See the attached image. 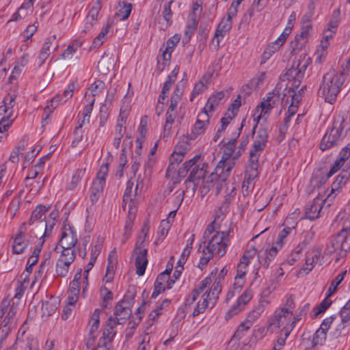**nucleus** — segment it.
I'll return each instance as SVG.
<instances>
[{
  "mask_svg": "<svg viewBox=\"0 0 350 350\" xmlns=\"http://www.w3.org/2000/svg\"><path fill=\"white\" fill-rule=\"evenodd\" d=\"M340 316L342 321L350 324V307L345 305L340 310Z\"/></svg>",
  "mask_w": 350,
  "mask_h": 350,
  "instance_id": "774afa93",
  "label": "nucleus"
},
{
  "mask_svg": "<svg viewBox=\"0 0 350 350\" xmlns=\"http://www.w3.org/2000/svg\"><path fill=\"white\" fill-rule=\"evenodd\" d=\"M230 230L227 232H217L208 241V244L204 247L206 250L211 251L219 258L226 252V248L229 242Z\"/></svg>",
  "mask_w": 350,
  "mask_h": 350,
  "instance_id": "39448f33",
  "label": "nucleus"
},
{
  "mask_svg": "<svg viewBox=\"0 0 350 350\" xmlns=\"http://www.w3.org/2000/svg\"><path fill=\"white\" fill-rule=\"evenodd\" d=\"M206 249L204 247V248H203L202 250V256L200 257V262L198 266L201 270H203L204 267L208 264L209 260L213 258V255L215 254L214 253H212L211 251L207 250V252H206Z\"/></svg>",
  "mask_w": 350,
  "mask_h": 350,
  "instance_id": "864d4df0",
  "label": "nucleus"
},
{
  "mask_svg": "<svg viewBox=\"0 0 350 350\" xmlns=\"http://www.w3.org/2000/svg\"><path fill=\"white\" fill-rule=\"evenodd\" d=\"M209 295H208V294H203L202 295L203 300L202 302L199 301L196 307L193 310V312L192 314L193 317L198 316L200 314L203 313L205 311V310L206 309V308L208 307V304L209 303L212 304V302L208 299Z\"/></svg>",
  "mask_w": 350,
  "mask_h": 350,
  "instance_id": "58836bf2",
  "label": "nucleus"
},
{
  "mask_svg": "<svg viewBox=\"0 0 350 350\" xmlns=\"http://www.w3.org/2000/svg\"><path fill=\"white\" fill-rule=\"evenodd\" d=\"M350 329V324H347V323H344L341 321V322L337 325V327L332 332V336L338 338L340 336H345L348 334Z\"/></svg>",
  "mask_w": 350,
  "mask_h": 350,
  "instance_id": "a19ab883",
  "label": "nucleus"
},
{
  "mask_svg": "<svg viewBox=\"0 0 350 350\" xmlns=\"http://www.w3.org/2000/svg\"><path fill=\"white\" fill-rule=\"evenodd\" d=\"M327 332L319 328L313 335L312 347L322 345L326 340Z\"/></svg>",
  "mask_w": 350,
  "mask_h": 350,
  "instance_id": "a18cd8bd",
  "label": "nucleus"
},
{
  "mask_svg": "<svg viewBox=\"0 0 350 350\" xmlns=\"http://www.w3.org/2000/svg\"><path fill=\"white\" fill-rule=\"evenodd\" d=\"M21 348L23 350H39L38 342L33 337H27L26 341H23Z\"/></svg>",
  "mask_w": 350,
  "mask_h": 350,
  "instance_id": "603ef678",
  "label": "nucleus"
},
{
  "mask_svg": "<svg viewBox=\"0 0 350 350\" xmlns=\"http://www.w3.org/2000/svg\"><path fill=\"white\" fill-rule=\"evenodd\" d=\"M237 139L233 137L224 145L225 150L224 154L226 155L227 159L232 157L236 147Z\"/></svg>",
  "mask_w": 350,
  "mask_h": 350,
  "instance_id": "bf43d9fd",
  "label": "nucleus"
},
{
  "mask_svg": "<svg viewBox=\"0 0 350 350\" xmlns=\"http://www.w3.org/2000/svg\"><path fill=\"white\" fill-rule=\"evenodd\" d=\"M63 230L58 245H59L62 249L72 250L77 243V232L74 228L69 225H68V227L64 226Z\"/></svg>",
  "mask_w": 350,
  "mask_h": 350,
  "instance_id": "f8f14e48",
  "label": "nucleus"
},
{
  "mask_svg": "<svg viewBox=\"0 0 350 350\" xmlns=\"http://www.w3.org/2000/svg\"><path fill=\"white\" fill-rule=\"evenodd\" d=\"M224 96V93L222 91L217 92L215 94L211 95L207 100L205 107L203 109H206V112L213 111L215 107H217Z\"/></svg>",
  "mask_w": 350,
  "mask_h": 350,
  "instance_id": "c85d7f7f",
  "label": "nucleus"
},
{
  "mask_svg": "<svg viewBox=\"0 0 350 350\" xmlns=\"http://www.w3.org/2000/svg\"><path fill=\"white\" fill-rule=\"evenodd\" d=\"M184 157L181 153L173 152L170 157V163L167 169V173H173L176 170L178 165L182 162Z\"/></svg>",
  "mask_w": 350,
  "mask_h": 350,
  "instance_id": "7c9ffc66",
  "label": "nucleus"
},
{
  "mask_svg": "<svg viewBox=\"0 0 350 350\" xmlns=\"http://www.w3.org/2000/svg\"><path fill=\"white\" fill-rule=\"evenodd\" d=\"M70 265L67 264L66 262L62 261L59 258L57 261L56 264V273L58 276L64 278L66 277Z\"/></svg>",
  "mask_w": 350,
  "mask_h": 350,
  "instance_id": "3c124183",
  "label": "nucleus"
},
{
  "mask_svg": "<svg viewBox=\"0 0 350 350\" xmlns=\"http://www.w3.org/2000/svg\"><path fill=\"white\" fill-rule=\"evenodd\" d=\"M148 250L143 249L137 253L135 258L136 273L139 276L144 274L145 270L148 264L147 259Z\"/></svg>",
  "mask_w": 350,
  "mask_h": 350,
  "instance_id": "aec40b11",
  "label": "nucleus"
},
{
  "mask_svg": "<svg viewBox=\"0 0 350 350\" xmlns=\"http://www.w3.org/2000/svg\"><path fill=\"white\" fill-rule=\"evenodd\" d=\"M234 17L230 14H228V18H224L220 23L219 24L217 29H216L215 37L217 38V46H219V37L221 36L224 38L225 34L231 29L232 27V18Z\"/></svg>",
  "mask_w": 350,
  "mask_h": 350,
  "instance_id": "4be33fe9",
  "label": "nucleus"
},
{
  "mask_svg": "<svg viewBox=\"0 0 350 350\" xmlns=\"http://www.w3.org/2000/svg\"><path fill=\"white\" fill-rule=\"evenodd\" d=\"M180 39V36L178 34H175L167 40L165 49L162 54L164 61H167L170 59L171 54L173 51V49L179 42Z\"/></svg>",
  "mask_w": 350,
  "mask_h": 350,
  "instance_id": "393cba45",
  "label": "nucleus"
},
{
  "mask_svg": "<svg viewBox=\"0 0 350 350\" xmlns=\"http://www.w3.org/2000/svg\"><path fill=\"white\" fill-rule=\"evenodd\" d=\"M210 116L206 112V109H202L198 114L196 120L191 133L188 135L189 139H195L198 135L204 133L207 125L209 123Z\"/></svg>",
  "mask_w": 350,
  "mask_h": 350,
  "instance_id": "1a4fd4ad",
  "label": "nucleus"
},
{
  "mask_svg": "<svg viewBox=\"0 0 350 350\" xmlns=\"http://www.w3.org/2000/svg\"><path fill=\"white\" fill-rule=\"evenodd\" d=\"M321 254V248L319 247H314L312 252L311 258H307L306 260V265L307 266L310 265V267H303L299 270V273L301 271H305L306 273H308L309 271H312L314 267V264L317 263L320 258V256Z\"/></svg>",
  "mask_w": 350,
  "mask_h": 350,
  "instance_id": "b1692460",
  "label": "nucleus"
},
{
  "mask_svg": "<svg viewBox=\"0 0 350 350\" xmlns=\"http://www.w3.org/2000/svg\"><path fill=\"white\" fill-rule=\"evenodd\" d=\"M306 86H302L299 90H291L289 88L288 92H291L293 94L290 95L291 97V104L288 107L287 115L290 116H294L297 110V104L299 103L301 99V94H303L304 89H306Z\"/></svg>",
  "mask_w": 350,
  "mask_h": 350,
  "instance_id": "a211bd4d",
  "label": "nucleus"
},
{
  "mask_svg": "<svg viewBox=\"0 0 350 350\" xmlns=\"http://www.w3.org/2000/svg\"><path fill=\"white\" fill-rule=\"evenodd\" d=\"M204 77L201 79L198 83H196L193 90L190 100L193 101V98L198 94H201L205 90V85L204 83L203 79Z\"/></svg>",
  "mask_w": 350,
  "mask_h": 350,
  "instance_id": "69168bd1",
  "label": "nucleus"
},
{
  "mask_svg": "<svg viewBox=\"0 0 350 350\" xmlns=\"http://www.w3.org/2000/svg\"><path fill=\"white\" fill-rule=\"evenodd\" d=\"M100 295L102 297V301L100 303V306L103 309L109 308L110 304V301L113 299V293L109 290L106 286H103L100 288Z\"/></svg>",
  "mask_w": 350,
  "mask_h": 350,
  "instance_id": "473e14b6",
  "label": "nucleus"
},
{
  "mask_svg": "<svg viewBox=\"0 0 350 350\" xmlns=\"http://www.w3.org/2000/svg\"><path fill=\"white\" fill-rule=\"evenodd\" d=\"M209 295H208V294H203L202 295L203 300L202 302L199 301L196 307L193 310V312L192 314L193 317L198 316L200 314L203 313L205 311V310L206 309V308L208 307V304L209 303L212 304V302L208 299Z\"/></svg>",
  "mask_w": 350,
  "mask_h": 350,
  "instance_id": "e433bc0d",
  "label": "nucleus"
},
{
  "mask_svg": "<svg viewBox=\"0 0 350 350\" xmlns=\"http://www.w3.org/2000/svg\"><path fill=\"white\" fill-rule=\"evenodd\" d=\"M262 152H255L254 149L250 151V158L245 167L246 172H251L250 176H258L259 157Z\"/></svg>",
  "mask_w": 350,
  "mask_h": 350,
  "instance_id": "f3484780",
  "label": "nucleus"
},
{
  "mask_svg": "<svg viewBox=\"0 0 350 350\" xmlns=\"http://www.w3.org/2000/svg\"><path fill=\"white\" fill-rule=\"evenodd\" d=\"M76 253L73 250L62 249V254L59 258L64 262L70 265L75 260Z\"/></svg>",
  "mask_w": 350,
  "mask_h": 350,
  "instance_id": "49530a36",
  "label": "nucleus"
},
{
  "mask_svg": "<svg viewBox=\"0 0 350 350\" xmlns=\"http://www.w3.org/2000/svg\"><path fill=\"white\" fill-rule=\"evenodd\" d=\"M108 171V164H103L100 167L96 179L92 183L90 195V200L92 204L97 202L100 194L103 193Z\"/></svg>",
  "mask_w": 350,
  "mask_h": 350,
  "instance_id": "423d86ee",
  "label": "nucleus"
},
{
  "mask_svg": "<svg viewBox=\"0 0 350 350\" xmlns=\"http://www.w3.org/2000/svg\"><path fill=\"white\" fill-rule=\"evenodd\" d=\"M56 39V36L54 35L51 37L47 38L43 44V46L42 47V49L40 51V55H39V59L40 61V66H42L46 59L49 57L50 55V47L52 44V42Z\"/></svg>",
  "mask_w": 350,
  "mask_h": 350,
  "instance_id": "cd10ccee",
  "label": "nucleus"
},
{
  "mask_svg": "<svg viewBox=\"0 0 350 350\" xmlns=\"http://www.w3.org/2000/svg\"><path fill=\"white\" fill-rule=\"evenodd\" d=\"M247 265H248L247 264V262H242L240 260V262L239 263V265L237 266L235 280H243L244 277L246 273V269H247Z\"/></svg>",
  "mask_w": 350,
  "mask_h": 350,
  "instance_id": "e2e57ef3",
  "label": "nucleus"
},
{
  "mask_svg": "<svg viewBox=\"0 0 350 350\" xmlns=\"http://www.w3.org/2000/svg\"><path fill=\"white\" fill-rule=\"evenodd\" d=\"M115 335L116 332L106 327L103 332L102 337L99 340H100V342H108L111 344Z\"/></svg>",
  "mask_w": 350,
  "mask_h": 350,
  "instance_id": "680f3d73",
  "label": "nucleus"
},
{
  "mask_svg": "<svg viewBox=\"0 0 350 350\" xmlns=\"http://www.w3.org/2000/svg\"><path fill=\"white\" fill-rule=\"evenodd\" d=\"M105 84L101 80H96L94 81L91 85L89 87L88 90L90 93L89 94L88 92L85 94V98L86 100L91 99V98H95L96 96L99 95L105 89Z\"/></svg>",
  "mask_w": 350,
  "mask_h": 350,
  "instance_id": "a878e982",
  "label": "nucleus"
},
{
  "mask_svg": "<svg viewBox=\"0 0 350 350\" xmlns=\"http://www.w3.org/2000/svg\"><path fill=\"white\" fill-rule=\"evenodd\" d=\"M293 315L292 311H288L286 308H282L280 311L275 316V318L272 320V325H275L278 327L285 324L286 319Z\"/></svg>",
  "mask_w": 350,
  "mask_h": 350,
  "instance_id": "c756f323",
  "label": "nucleus"
},
{
  "mask_svg": "<svg viewBox=\"0 0 350 350\" xmlns=\"http://www.w3.org/2000/svg\"><path fill=\"white\" fill-rule=\"evenodd\" d=\"M226 180H222L221 179H217V180H214L213 183H208V179L206 180V184L204 185L203 189H207L208 191L211 190V189L215 188V195L217 196L221 192V190L222 189L223 187L226 185L225 183Z\"/></svg>",
  "mask_w": 350,
  "mask_h": 350,
  "instance_id": "37998d69",
  "label": "nucleus"
},
{
  "mask_svg": "<svg viewBox=\"0 0 350 350\" xmlns=\"http://www.w3.org/2000/svg\"><path fill=\"white\" fill-rule=\"evenodd\" d=\"M208 164L202 163V166L200 165H197L191 172L189 177L185 180V184L187 187L188 184L193 183V187H195L197 184H198V181L202 179H204L206 173H207Z\"/></svg>",
  "mask_w": 350,
  "mask_h": 350,
  "instance_id": "4468645a",
  "label": "nucleus"
},
{
  "mask_svg": "<svg viewBox=\"0 0 350 350\" xmlns=\"http://www.w3.org/2000/svg\"><path fill=\"white\" fill-rule=\"evenodd\" d=\"M265 75L266 73L262 72L258 76L252 78L247 84L243 86V90L245 91L246 88H249L251 91L256 89L258 85L264 81Z\"/></svg>",
  "mask_w": 350,
  "mask_h": 350,
  "instance_id": "ea45409f",
  "label": "nucleus"
},
{
  "mask_svg": "<svg viewBox=\"0 0 350 350\" xmlns=\"http://www.w3.org/2000/svg\"><path fill=\"white\" fill-rule=\"evenodd\" d=\"M348 122L343 117H338L333 122L332 128L323 137L319 148L325 151L334 146H337L347 135L349 128Z\"/></svg>",
  "mask_w": 350,
  "mask_h": 350,
  "instance_id": "f03ea898",
  "label": "nucleus"
},
{
  "mask_svg": "<svg viewBox=\"0 0 350 350\" xmlns=\"http://www.w3.org/2000/svg\"><path fill=\"white\" fill-rule=\"evenodd\" d=\"M177 116V112L176 111H170L167 109L165 114V122L164 125V131L170 133L172 130V125L174 122V120Z\"/></svg>",
  "mask_w": 350,
  "mask_h": 350,
  "instance_id": "79ce46f5",
  "label": "nucleus"
},
{
  "mask_svg": "<svg viewBox=\"0 0 350 350\" xmlns=\"http://www.w3.org/2000/svg\"><path fill=\"white\" fill-rule=\"evenodd\" d=\"M234 164L235 163L232 160H228L227 158L224 160L223 156L222 159L217 163L215 172L208 176V183H211L212 184L214 180L217 179L226 180Z\"/></svg>",
  "mask_w": 350,
  "mask_h": 350,
  "instance_id": "0eeeda50",
  "label": "nucleus"
},
{
  "mask_svg": "<svg viewBox=\"0 0 350 350\" xmlns=\"http://www.w3.org/2000/svg\"><path fill=\"white\" fill-rule=\"evenodd\" d=\"M331 304L332 301L328 299L327 297L325 298L317 307L314 308V310H316L314 316L317 317L319 314L325 312Z\"/></svg>",
  "mask_w": 350,
  "mask_h": 350,
  "instance_id": "052dcab7",
  "label": "nucleus"
},
{
  "mask_svg": "<svg viewBox=\"0 0 350 350\" xmlns=\"http://www.w3.org/2000/svg\"><path fill=\"white\" fill-rule=\"evenodd\" d=\"M321 202V200L317 198L306 204L305 209L306 218L310 220H314L319 217L320 212L322 208Z\"/></svg>",
  "mask_w": 350,
  "mask_h": 350,
  "instance_id": "dca6fc26",
  "label": "nucleus"
},
{
  "mask_svg": "<svg viewBox=\"0 0 350 350\" xmlns=\"http://www.w3.org/2000/svg\"><path fill=\"white\" fill-rule=\"evenodd\" d=\"M85 172V169H80L75 171V174L72 175L71 182L69 184L68 189L73 190L76 188L82 177L84 176Z\"/></svg>",
  "mask_w": 350,
  "mask_h": 350,
  "instance_id": "de8ad7c7",
  "label": "nucleus"
},
{
  "mask_svg": "<svg viewBox=\"0 0 350 350\" xmlns=\"http://www.w3.org/2000/svg\"><path fill=\"white\" fill-rule=\"evenodd\" d=\"M174 195L175 196V202L177 205V208L176 210L172 211L169 213V217L174 218L176 216L177 209L180 206L185 196V191H177Z\"/></svg>",
  "mask_w": 350,
  "mask_h": 350,
  "instance_id": "13d9d810",
  "label": "nucleus"
},
{
  "mask_svg": "<svg viewBox=\"0 0 350 350\" xmlns=\"http://www.w3.org/2000/svg\"><path fill=\"white\" fill-rule=\"evenodd\" d=\"M255 134L252 148L255 152H263L268 142V124L262 123Z\"/></svg>",
  "mask_w": 350,
  "mask_h": 350,
  "instance_id": "9d476101",
  "label": "nucleus"
},
{
  "mask_svg": "<svg viewBox=\"0 0 350 350\" xmlns=\"http://www.w3.org/2000/svg\"><path fill=\"white\" fill-rule=\"evenodd\" d=\"M320 174H314L312 178V183L314 185V187H320L323 185H324L329 177H327V173L323 174L321 172L319 171Z\"/></svg>",
  "mask_w": 350,
  "mask_h": 350,
  "instance_id": "8fccbe9b",
  "label": "nucleus"
},
{
  "mask_svg": "<svg viewBox=\"0 0 350 350\" xmlns=\"http://www.w3.org/2000/svg\"><path fill=\"white\" fill-rule=\"evenodd\" d=\"M82 45V42L80 41L75 40L70 45L68 46L66 49L64 50L62 56L65 58L70 55L73 54L76 51L80 48Z\"/></svg>",
  "mask_w": 350,
  "mask_h": 350,
  "instance_id": "6e6d98bb",
  "label": "nucleus"
},
{
  "mask_svg": "<svg viewBox=\"0 0 350 350\" xmlns=\"http://www.w3.org/2000/svg\"><path fill=\"white\" fill-rule=\"evenodd\" d=\"M340 251L341 256H345L347 252L350 251V220L349 225L343 227L341 230L333 237L325 250V254L332 255L334 252Z\"/></svg>",
  "mask_w": 350,
  "mask_h": 350,
  "instance_id": "7ed1b4c3",
  "label": "nucleus"
},
{
  "mask_svg": "<svg viewBox=\"0 0 350 350\" xmlns=\"http://www.w3.org/2000/svg\"><path fill=\"white\" fill-rule=\"evenodd\" d=\"M350 176V170H343L340 174L337 176L335 181L332 185V190L331 193H329L327 198L323 200L324 203L326 202H329L332 199H329L332 197V193H334V191L339 190L342 185L345 184L347 180L349 179Z\"/></svg>",
  "mask_w": 350,
  "mask_h": 350,
  "instance_id": "6ab92c4d",
  "label": "nucleus"
},
{
  "mask_svg": "<svg viewBox=\"0 0 350 350\" xmlns=\"http://www.w3.org/2000/svg\"><path fill=\"white\" fill-rule=\"evenodd\" d=\"M134 185V183L131 180H129L126 183V187L123 196V201L125 202L126 200L133 201L132 196H135V193L133 194V187Z\"/></svg>",
  "mask_w": 350,
  "mask_h": 350,
  "instance_id": "0e129e2a",
  "label": "nucleus"
},
{
  "mask_svg": "<svg viewBox=\"0 0 350 350\" xmlns=\"http://www.w3.org/2000/svg\"><path fill=\"white\" fill-rule=\"evenodd\" d=\"M173 3V0L170 1L163 5V10L162 12L163 18L165 21V25L163 29H166L172 24V11L171 10V5Z\"/></svg>",
  "mask_w": 350,
  "mask_h": 350,
  "instance_id": "72a5a7b5",
  "label": "nucleus"
},
{
  "mask_svg": "<svg viewBox=\"0 0 350 350\" xmlns=\"http://www.w3.org/2000/svg\"><path fill=\"white\" fill-rule=\"evenodd\" d=\"M292 229H293V228L286 227L279 232L277 240L275 243V244L277 246H279V248H281L282 247L283 243H284V240L291 233Z\"/></svg>",
  "mask_w": 350,
  "mask_h": 350,
  "instance_id": "4d7b16f0",
  "label": "nucleus"
},
{
  "mask_svg": "<svg viewBox=\"0 0 350 350\" xmlns=\"http://www.w3.org/2000/svg\"><path fill=\"white\" fill-rule=\"evenodd\" d=\"M309 64V59L306 61L300 60L293 61L290 68L287 70L283 75L284 80L291 81L292 84L289 87L291 90H299V88L301 81L304 78L305 72Z\"/></svg>",
  "mask_w": 350,
  "mask_h": 350,
  "instance_id": "20e7f679",
  "label": "nucleus"
},
{
  "mask_svg": "<svg viewBox=\"0 0 350 350\" xmlns=\"http://www.w3.org/2000/svg\"><path fill=\"white\" fill-rule=\"evenodd\" d=\"M122 7L116 13V16L120 18V20H125L129 18L132 10V4L126 1L122 2Z\"/></svg>",
  "mask_w": 350,
  "mask_h": 350,
  "instance_id": "c03bdc74",
  "label": "nucleus"
},
{
  "mask_svg": "<svg viewBox=\"0 0 350 350\" xmlns=\"http://www.w3.org/2000/svg\"><path fill=\"white\" fill-rule=\"evenodd\" d=\"M209 295H208V294H203L202 295L203 300L202 302L199 301L196 307L193 310V312L192 314L193 317L198 316L200 314L203 313L205 311V310L206 309V308L208 307V304L209 303L212 304V302L208 299Z\"/></svg>",
  "mask_w": 350,
  "mask_h": 350,
  "instance_id": "4c0bfd02",
  "label": "nucleus"
},
{
  "mask_svg": "<svg viewBox=\"0 0 350 350\" xmlns=\"http://www.w3.org/2000/svg\"><path fill=\"white\" fill-rule=\"evenodd\" d=\"M18 311V304L12 302L10 304L8 299H3L1 304L0 318L4 315V319L2 322L9 324L10 326L15 327L16 325V314Z\"/></svg>",
  "mask_w": 350,
  "mask_h": 350,
  "instance_id": "6e6552de",
  "label": "nucleus"
},
{
  "mask_svg": "<svg viewBox=\"0 0 350 350\" xmlns=\"http://www.w3.org/2000/svg\"><path fill=\"white\" fill-rule=\"evenodd\" d=\"M62 99V97H60L59 95H57L53 99L51 100V106L47 105L44 109V113H46L45 118L42 117V123H44L49 117V114L47 113H51L53 109H55L58 103Z\"/></svg>",
  "mask_w": 350,
  "mask_h": 350,
  "instance_id": "09e8293b",
  "label": "nucleus"
},
{
  "mask_svg": "<svg viewBox=\"0 0 350 350\" xmlns=\"http://www.w3.org/2000/svg\"><path fill=\"white\" fill-rule=\"evenodd\" d=\"M302 250V247L299 245L295 250L292 252L290 257L287 259V262L290 265H294V263L299 259L300 258V252Z\"/></svg>",
  "mask_w": 350,
  "mask_h": 350,
  "instance_id": "338daca9",
  "label": "nucleus"
},
{
  "mask_svg": "<svg viewBox=\"0 0 350 350\" xmlns=\"http://www.w3.org/2000/svg\"><path fill=\"white\" fill-rule=\"evenodd\" d=\"M252 297V291L247 288L241 295L238 298L235 304L232 305L226 314V319H230L240 311L244 309L246 304Z\"/></svg>",
  "mask_w": 350,
  "mask_h": 350,
  "instance_id": "ddd939ff",
  "label": "nucleus"
},
{
  "mask_svg": "<svg viewBox=\"0 0 350 350\" xmlns=\"http://www.w3.org/2000/svg\"><path fill=\"white\" fill-rule=\"evenodd\" d=\"M278 251V248L277 246H272L265 258L258 256L259 262L265 269L269 267L270 262L276 256Z\"/></svg>",
  "mask_w": 350,
  "mask_h": 350,
  "instance_id": "f704fd0d",
  "label": "nucleus"
},
{
  "mask_svg": "<svg viewBox=\"0 0 350 350\" xmlns=\"http://www.w3.org/2000/svg\"><path fill=\"white\" fill-rule=\"evenodd\" d=\"M113 315L124 323L131 315V308L124 305V301H119L114 308Z\"/></svg>",
  "mask_w": 350,
  "mask_h": 350,
  "instance_id": "412c9836",
  "label": "nucleus"
},
{
  "mask_svg": "<svg viewBox=\"0 0 350 350\" xmlns=\"http://www.w3.org/2000/svg\"><path fill=\"white\" fill-rule=\"evenodd\" d=\"M348 72L347 66V70L344 68L338 73L330 71L324 75L319 87V95L323 97L325 102L332 104L336 101Z\"/></svg>",
  "mask_w": 350,
  "mask_h": 350,
  "instance_id": "f257e3e1",
  "label": "nucleus"
},
{
  "mask_svg": "<svg viewBox=\"0 0 350 350\" xmlns=\"http://www.w3.org/2000/svg\"><path fill=\"white\" fill-rule=\"evenodd\" d=\"M26 225L27 222H23L21 224L14 237V245L12 246V252L14 254H22L30 242L29 239H25L27 232Z\"/></svg>",
  "mask_w": 350,
  "mask_h": 350,
  "instance_id": "9b49d317",
  "label": "nucleus"
},
{
  "mask_svg": "<svg viewBox=\"0 0 350 350\" xmlns=\"http://www.w3.org/2000/svg\"><path fill=\"white\" fill-rule=\"evenodd\" d=\"M58 300L57 297L51 296L49 300L42 302V311L44 315H52L57 308Z\"/></svg>",
  "mask_w": 350,
  "mask_h": 350,
  "instance_id": "bb28decb",
  "label": "nucleus"
},
{
  "mask_svg": "<svg viewBox=\"0 0 350 350\" xmlns=\"http://www.w3.org/2000/svg\"><path fill=\"white\" fill-rule=\"evenodd\" d=\"M48 210L49 208H46L44 205L40 204L37 206L32 212L31 217L27 224L29 226H32L36 221L39 220L40 224L42 220L46 221V213Z\"/></svg>",
  "mask_w": 350,
  "mask_h": 350,
  "instance_id": "5701e85b",
  "label": "nucleus"
},
{
  "mask_svg": "<svg viewBox=\"0 0 350 350\" xmlns=\"http://www.w3.org/2000/svg\"><path fill=\"white\" fill-rule=\"evenodd\" d=\"M221 291V285L219 281H215L208 292H205L204 294H208L209 300L214 306L219 299V295Z\"/></svg>",
  "mask_w": 350,
  "mask_h": 350,
  "instance_id": "2f4dec72",
  "label": "nucleus"
},
{
  "mask_svg": "<svg viewBox=\"0 0 350 350\" xmlns=\"http://www.w3.org/2000/svg\"><path fill=\"white\" fill-rule=\"evenodd\" d=\"M200 159V155H196L193 158L189 159V161H185L181 167L178 171V174L179 176H185L189 170L193 167L195 164H196L197 161Z\"/></svg>",
  "mask_w": 350,
  "mask_h": 350,
  "instance_id": "c9c22d12",
  "label": "nucleus"
},
{
  "mask_svg": "<svg viewBox=\"0 0 350 350\" xmlns=\"http://www.w3.org/2000/svg\"><path fill=\"white\" fill-rule=\"evenodd\" d=\"M280 102V95L275 92L267 94L266 98H264L260 104L261 113H269L270 111Z\"/></svg>",
  "mask_w": 350,
  "mask_h": 350,
  "instance_id": "2eb2a0df",
  "label": "nucleus"
},
{
  "mask_svg": "<svg viewBox=\"0 0 350 350\" xmlns=\"http://www.w3.org/2000/svg\"><path fill=\"white\" fill-rule=\"evenodd\" d=\"M252 324L247 320L242 322L238 327L237 330L234 334L233 338L237 339L241 338L244 334V332H247L252 327Z\"/></svg>",
  "mask_w": 350,
  "mask_h": 350,
  "instance_id": "5fc2aeb1",
  "label": "nucleus"
}]
</instances>
